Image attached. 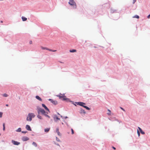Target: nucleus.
I'll return each mask as SVG.
<instances>
[{
  "mask_svg": "<svg viewBox=\"0 0 150 150\" xmlns=\"http://www.w3.org/2000/svg\"><path fill=\"white\" fill-rule=\"evenodd\" d=\"M50 129V128L45 129H44V131L46 132H48L49 131Z\"/></svg>",
  "mask_w": 150,
  "mask_h": 150,
  "instance_id": "nucleus-16",
  "label": "nucleus"
},
{
  "mask_svg": "<svg viewBox=\"0 0 150 150\" xmlns=\"http://www.w3.org/2000/svg\"><path fill=\"white\" fill-rule=\"evenodd\" d=\"M33 144L34 145H35V146H37V144H36V143L35 142H33Z\"/></svg>",
  "mask_w": 150,
  "mask_h": 150,
  "instance_id": "nucleus-31",
  "label": "nucleus"
},
{
  "mask_svg": "<svg viewBox=\"0 0 150 150\" xmlns=\"http://www.w3.org/2000/svg\"><path fill=\"white\" fill-rule=\"evenodd\" d=\"M2 113L1 112H0V117H1L2 116Z\"/></svg>",
  "mask_w": 150,
  "mask_h": 150,
  "instance_id": "nucleus-32",
  "label": "nucleus"
},
{
  "mask_svg": "<svg viewBox=\"0 0 150 150\" xmlns=\"http://www.w3.org/2000/svg\"><path fill=\"white\" fill-rule=\"evenodd\" d=\"M49 100L51 101L53 104L56 105L57 104V101L56 100H54L51 99H49Z\"/></svg>",
  "mask_w": 150,
  "mask_h": 150,
  "instance_id": "nucleus-5",
  "label": "nucleus"
},
{
  "mask_svg": "<svg viewBox=\"0 0 150 150\" xmlns=\"http://www.w3.org/2000/svg\"><path fill=\"white\" fill-rule=\"evenodd\" d=\"M138 128L139 129V130L142 134H145L144 132L142 131V129L140 127H138Z\"/></svg>",
  "mask_w": 150,
  "mask_h": 150,
  "instance_id": "nucleus-12",
  "label": "nucleus"
},
{
  "mask_svg": "<svg viewBox=\"0 0 150 150\" xmlns=\"http://www.w3.org/2000/svg\"><path fill=\"white\" fill-rule=\"evenodd\" d=\"M71 131L72 134H74V131L72 129H71Z\"/></svg>",
  "mask_w": 150,
  "mask_h": 150,
  "instance_id": "nucleus-33",
  "label": "nucleus"
},
{
  "mask_svg": "<svg viewBox=\"0 0 150 150\" xmlns=\"http://www.w3.org/2000/svg\"><path fill=\"white\" fill-rule=\"evenodd\" d=\"M59 128H57L56 129V132L57 133L58 135L61 136V135L60 134V133L59 132Z\"/></svg>",
  "mask_w": 150,
  "mask_h": 150,
  "instance_id": "nucleus-14",
  "label": "nucleus"
},
{
  "mask_svg": "<svg viewBox=\"0 0 150 150\" xmlns=\"http://www.w3.org/2000/svg\"><path fill=\"white\" fill-rule=\"evenodd\" d=\"M29 139V138L26 137H23L22 138V140L24 141L28 140Z\"/></svg>",
  "mask_w": 150,
  "mask_h": 150,
  "instance_id": "nucleus-8",
  "label": "nucleus"
},
{
  "mask_svg": "<svg viewBox=\"0 0 150 150\" xmlns=\"http://www.w3.org/2000/svg\"><path fill=\"white\" fill-rule=\"evenodd\" d=\"M49 51H52V52H56V50H53L52 49H49Z\"/></svg>",
  "mask_w": 150,
  "mask_h": 150,
  "instance_id": "nucleus-28",
  "label": "nucleus"
},
{
  "mask_svg": "<svg viewBox=\"0 0 150 150\" xmlns=\"http://www.w3.org/2000/svg\"><path fill=\"white\" fill-rule=\"evenodd\" d=\"M108 112H109L108 113H107V114H108V115H110V113H111V111H110V110H109L108 109Z\"/></svg>",
  "mask_w": 150,
  "mask_h": 150,
  "instance_id": "nucleus-27",
  "label": "nucleus"
},
{
  "mask_svg": "<svg viewBox=\"0 0 150 150\" xmlns=\"http://www.w3.org/2000/svg\"><path fill=\"white\" fill-rule=\"evenodd\" d=\"M42 106L44 107L45 109L47 110L48 112H49V109L46 106V105L44 104H42Z\"/></svg>",
  "mask_w": 150,
  "mask_h": 150,
  "instance_id": "nucleus-9",
  "label": "nucleus"
},
{
  "mask_svg": "<svg viewBox=\"0 0 150 150\" xmlns=\"http://www.w3.org/2000/svg\"><path fill=\"white\" fill-rule=\"evenodd\" d=\"M120 108H121L122 110L123 111H124L125 112V110L124 109H123L122 108V107H120Z\"/></svg>",
  "mask_w": 150,
  "mask_h": 150,
  "instance_id": "nucleus-37",
  "label": "nucleus"
},
{
  "mask_svg": "<svg viewBox=\"0 0 150 150\" xmlns=\"http://www.w3.org/2000/svg\"><path fill=\"white\" fill-rule=\"evenodd\" d=\"M83 107L84 108H86L87 110H90V108H88V107H87V106L84 105Z\"/></svg>",
  "mask_w": 150,
  "mask_h": 150,
  "instance_id": "nucleus-21",
  "label": "nucleus"
},
{
  "mask_svg": "<svg viewBox=\"0 0 150 150\" xmlns=\"http://www.w3.org/2000/svg\"><path fill=\"white\" fill-rule=\"evenodd\" d=\"M37 110L38 114H40L41 113L42 114L44 115L45 116L50 118V117L46 114V113L48 114V113L47 112H46L44 109L40 108H37Z\"/></svg>",
  "mask_w": 150,
  "mask_h": 150,
  "instance_id": "nucleus-1",
  "label": "nucleus"
},
{
  "mask_svg": "<svg viewBox=\"0 0 150 150\" xmlns=\"http://www.w3.org/2000/svg\"><path fill=\"white\" fill-rule=\"evenodd\" d=\"M133 18H139V16H138L137 15H136L135 16H133Z\"/></svg>",
  "mask_w": 150,
  "mask_h": 150,
  "instance_id": "nucleus-22",
  "label": "nucleus"
},
{
  "mask_svg": "<svg viewBox=\"0 0 150 150\" xmlns=\"http://www.w3.org/2000/svg\"><path fill=\"white\" fill-rule=\"evenodd\" d=\"M69 4L70 5L73 6L74 8H76V5L74 0H69Z\"/></svg>",
  "mask_w": 150,
  "mask_h": 150,
  "instance_id": "nucleus-3",
  "label": "nucleus"
},
{
  "mask_svg": "<svg viewBox=\"0 0 150 150\" xmlns=\"http://www.w3.org/2000/svg\"><path fill=\"white\" fill-rule=\"evenodd\" d=\"M35 115L33 113H29L27 118V120L28 121H30L32 120L33 118H34Z\"/></svg>",
  "mask_w": 150,
  "mask_h": 150,
  "instance_id": "nucleus-2",
  "label": "nucleus"
},
{
  "mask_svg": "<svg viewBox=\"0 0 150 150\" xmlns=\"http://www.w3.org/2000/svg\"><path fill=\"white\" fill-rule=\"evenodd\" d=\"M1 23H3V21H1Z\"/></svg>",
  "mask_w": 150,
  "mask_h": 150,
  "instance_id": "nucleus-43",
  "label": "nucleus"
},
{
  "mask_svg": "<svg viewBox=\"0 0 150 150\" xmlns=\"http://www.w3.org/2000/svg\"><path fill=\"white\" fill-rule=\"evenodd\" d=\"M54 119L55 121L57 122V120H60V119L58 118L56 116L54 117Z\"/></svg>",
  "mask_w": 150,
  "mask_h": 150,
  "instance_id": "nucleus-15",
  "label": "nucleus"
},
{
  "mask_svg": "<svg viewBox=\"0 0 150 150\" xmlns=\"http://www.w3.org/2000/svg\"><path fill=\"white\" fill-rule=\"evenodd\" d=\"M29 43L30 44H32V41H30L29 42Z\"/></svg>",
  "mask_w": 150,
  "mask_h": 150,
  "instance_id": "nucleus-35",
  "label": "nucleus"
},
{
  "mask_svg": "<svg viewBox=\"0 0 150 150\" xmlns=\"http://www.w3.org/2000/svg\"><path fill=\"white\" fill-rule=\"evenodd\" d=\"M3 96L5 97H7L8 96V95L6 94H3Z\"/></svg>",
  "mask_w": 150,
  "mask_h": 150,
  "instance_id": "nucleus-29",
  "label": "nucleus"
},
{
  "mask_svg": "<svg viewBox=\"0 0 150 150\" xmlns=\"http://www.w3.org/2000/svg\"><path fill=\"white\" fill-rule=\"evenodd\" d=\"M12 143L13 144L15 145H18L20 144V142H17V141H15L14 140H12Z\"/></svg>",
  "mask_w": 150,
  "mask_h": 150,
  "instance_id": "nucleus-6",
  "label": "nucleus"
},
{
  "mask_svg": "<svg viewBox=\"0 0 150 150\" xmlns=\"http://www.w3.org/2000/svg\"><path fill=\"white\" fill-rule=\"evenodd\" d=\"M3 130L4 131L5 130V124L4 123L3 124Z\"/></svg>",
  "mask_w": 150,
  "mask_h": 150,
  "instance_id": "nucleus-23",
  "label": "nucleus"
},
{
  "mask_svg": "<svg viewBox=\"0 0 150 150\" xmlns=\"http://www.w3.org/2000/svg\"><path fill=\"white\" fill-rule=\"evenodd\" d=\"M65 119L67 118V117H65Z\"/></svg>",
  "mask_w": 150,
  "mask_h": 150,
  "instance_id": "nucleus-42",
  "label": "nucleus"
},
{
  "mask_svg": "<svg viewBox=\"0 0 150 150\" xmlns=\"http://www.w3.org/2000/svg\"><path fill=\"white\" fill-rule=\"evenodd\" d=\"M137 133L138 136L139 137L140 135V132L138 130H137Z\"/></svg>",
  "mask_w": 150,
  "mask_h": 150,
  "instance_id": "nucleus-30",
  "label": "nucleus"
},
{
  "mask_svg": "<svg viewBox=\"0 0 150 150\" xmlns=\"http://www.w3.org/2000/svg\"><path fill=\"white\" fill-rule=\"evenodd\" d=\"M64 95V94H60L59 95H57V96L59 97L60 99L62 98L63 96Z\"/></svg>",
  "mask_w": 150,
  "mask_h": 150,
  "instance_id": "nucleus-11",
  "label": "nucleus"
},
{
  "mask_svg": "<svg viewBox=\"0 0 150 150\" xmlns=\"http://www.w3.org/2000/svg\"><path fill=\"white\" fill-rule=\"evenodd\" d=\"M56 139L57 141L58 142H60V140L58 138L56 137Z\"/></svg>",
  "mask_w": 150,
  "mask_h": 150,
  "instance_id": "nucleus-34",
  "label": "nucleus"
},
{
  "mask_svg": "<svg viewBox=\"0 0 150 150\" xmlns=\"http://www.w3.org/2000/svg\"><path fill=\"white\" fill-rule=\"evenodd\" d=\"M41 47L42 50H49V49H48V48L42 46H41Z\"/></svg>",
  "mask_w": 150,
  "mask_h": 150,
  "instance_id": "nucleus-17",
  "label": "nucleus"
},
{
  "mask_svg": "<svg viewBox=\"0 0 150 150\" xmlns=\"http://www.w3.org/2000/svg\"><path fill=\"white\" fill-rule=\"evenodd\" d=\"M76 50H70V52H76Z\"/></svg>",
  "mask_w": 150,
  "mask_h": 150,
  "instance_id": "nucleus-20",
  "label": "nucleus"
},
{
  "mask_svg": "<svg viewBox=\"0 0 150 150\" xmlns=\"http://www.w3.org/2000/svg\"><path fill=\"white\" fill-rule=\"evenodd\" d=\"M147 18H150V14L148 16H147Z\"/></svg>",
  "mask_w": 150,
  "mask_h": 150,
  "instance_id": "nucleus-38",
  "label": "nucleus"
},
{
  "mask_svg": "<svg viewBox=\"0 0 150 150\" xmlns=\"http://www.w3.org/2000/svg\"><path fill=\"white\" fill-rule=\"evenodd\" d=\"M26 129L29 131H31V129L30 126L28 125H27L26 126Z\"/></svg>",
  "mask_w": 150,
  "mask_h": 150,
  "instance_id": "nucleus-10",
  "label": "nucleus"
},
{
  "mask_svg": "<svg viewBox=\"0 0 150 150\" xmlns=\"http://www.w3.org/2000/svg\"><path fill=\"white\" fill-rule=\"evenodd\" d=\"M62 98V99H63V100H66L67 99V98L66 97V96L64 95L63 98Z\"/></svg>",
  "mask_w": 150,
  "mask_h": 150,
  "instance_id": "nucleus-19",
  "label": "nucleus"
},
{
  "mask_svg": "<svg viewBox=\"0 0 150 150\" xmlns=\"http://www.w3.org/2000/svg\"><path fill=\"white\" fill-rule=\"evenodd\" d=\"M17 132H20L21 131V129L20 128H18L17 130Z\"/></svg>",
  "mask_w": 150,
  "mask_h": 150,
  "instance_id": "nucleus-24",
  "label": "nucleus"
},
{
  "mask_svg": "<svg viewBox=\"0 0 150 150\" xmlns=\"http://www.w3.org/2000/svg\"><path fill=\"white\" fill-rule=\"evenodd\" d=\"M22 18L23 21H25L27 20V18L23 16L22 17Z\"/></svg>",
  "mask_w": 150,
  "mask_h": 150,
  "instance_id": "nucleus-18",
  "label": "nucleus"
},
{
  "mask_svg": "<svg viewBox=\"0 0 150 150\" xmlns=\"http://www.w3.org/2000/svg\"><path fill=\"white\" fill-rule=\"evenodd\" d=\"M112 148L113 149H115H115H116L115 148V147H114V146H112Z\"/></svg>",
  "mask_w": 150,
  "mask_h": 150,
  "instance_id": "nucleus-39",
  "label": "nucleus"
},
{
  "mask_svg": "<svg viewBox=\"0 0 150 150\" xmlns=\"http://www.w3.org/2000/svg\"><path fill=\"white\" fill-rule=\"evenodd\" d=\"M1 135V134H0V136Z\"/></svg>",
  "mask_w": 150,
  "mask_h": 150,
  "instance_id": "nucleus-44",
  "label": "nucleus"
},
{
  "mask_svg": "<svg viewBox=\"0 0 150 150\" xmlns=\"http://www.w3.org/2000/svg\"><path fill=\"white\" fill-rule=\"evenodd\" d=\"M37 117L38 118L40 119H42L41 116L39 115H38L37 116Z\"/></svg>",
  "mask_w": 150,
  "mask_h": 150,
  "instance_id": "nucleus-25",
  "label": "nucleus"
},
{
  "mask_svg": "<svg viewBox=\"0 0 150 150\" xmlns=\"http://www.w3.org/2000/svg\"><path fill=\"white\" fill-rule=\"evenodd\" d=\"M36 98L37 99H38L40 101H42V99L38 96H36Z\"/></svg>",
  "mask_w": 150,
  "mask_h": 150,
  "instance_id": "nucleus-13",
  "label": "nucleus"
},
{
  "mask_svg": "<svg viewBox=\"0 0 150 150\" xmlns=\"http://www.w3.org/2000/svg\"><path fill=\"white\" fill-rule=\"evenodd\" d=\"M76 103L77 105H79L83 107L84 105H85L86 104L85 103L82 102H77Z\"/></svg>",
  "mask_w": 150,
  "mask_h": 150,
  "instance_id": "nucleus-4",
  "label": "nucleus"
},
{
  "mask_svg": "<svg viewBox=\"0 0 150 150\" xmlns=\"http://www.w3.org/2000/svg\"><path fill=\"white\" fill-rule=\"evenodd\" d=\"M26 132H24V131L22 132L23 133H25Z\"/></svg>",
  "mask_w": 150,
  "mask_h": 150,
  "instance_id": "nucleus-40",
  "label": "nucleus"
},
{
  "mask_svg": "<svg viewBox=\"0 0 150 150\" xmlns=\"http://www.w3.org/2000/svg\"><path fill=\"white\" fill-rule=\"evenodd\" d=\"M136 0H133V3L134 4L135 2L136 1Z\"/></svg>",
  "mask_w": 150,
  "mask_h": 150,
  "instance_id": "nucleus-36",
  "label": "nucleus"
},
{
  "mask_svg": "<svg viewBox=\"0 0 150 150\" xmlns=\"http://www.w3.org/2000/svg\"><path fill=\"white\" fill-rule=\"evenodd\" d=\"M6 106L8 107V104H6Z\"/></svg>",
  "mask_w": 150,
  "mask_h": 150,
  "instance_id": "nucleus-41",
  "label": "nucleus"
},
{
  "mask_svg": "<svg viewBox=\"0 0 150 150\" xmlns=\"http://www.w3.org/2000/svg\"><path fill=\"white\" fill-rule=\"evenodd\" d=\"M79 112L81 114H83L84 115H85L86 114V112L85 111V110L83 109H82V108H80Z\"/></svg>",
  "mask_w": 150,
  "mask_h": 150,
  "instance_id": "nucleus-7",
  "label": "nucleus"
},
{
  "mask_svg": "<svg viewBox=\"0 0 150 150\" xmlns=\"http://www.w3.org/2000/svg\"><path fill=\"white\" fill-rule=\"evenodd\" d=\"M108 112H109L108 113H107V114H108V115H110V113H111V111H110V110H109L108 109Z\"/></svg>",
  "mask_w": 150,
  "mask_h": 150,
  "instance_id": "nucleus-26",
  "label": "nucleus"
}]
</instances>
